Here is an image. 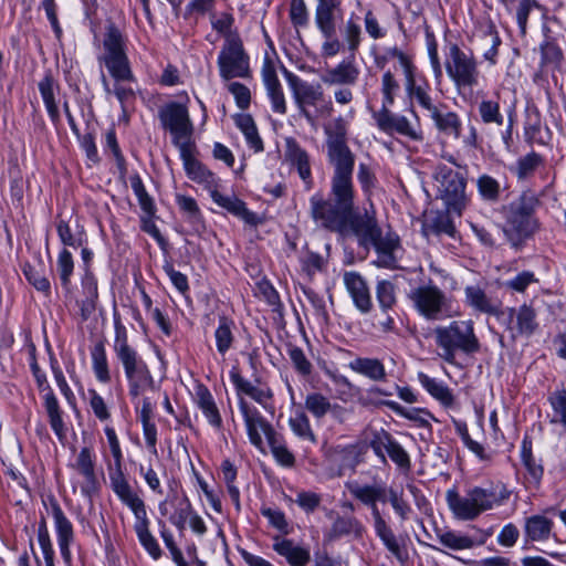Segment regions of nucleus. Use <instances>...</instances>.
<instances>
[{
  "label": "nucleus",
  "instance_id": "nucleus-6",
  "mask_svg": "<svg viewBox=\"0 0 566 566\" xmlns=\"http://www.w3.org/2000/svg\"><path fill=\"white\" fill-rule=\"evenodd\" d=\"M510 495L511 491L503 483H491L485 488L474 486L468 490L465 496H461L455 489H450L446 493V500L455 518L473 521L483 512L504 504Z\"/></svg>",
  "mask_w": 566,
  "mask_h": 566
},
{
  "label": "nucleus",
  "instance_id": "nucleus-53",
  "mask_svg": "<svg viewBox=\"0 0 566 566\" xmlns=\"http://www.w3.org/2000/svg\"><path fill=\"white\" fill-rule=\"evenodd\" d=\"M22 271L28 282L34 289L44 294H50L51 283L40 268L32 265L30 263H24Z\"/></svg>",
  "mask_w": 566,
  "mask_h": 566
},
{
  "label": "nucleus",
  "instance_id": "nucleus-39",
  "mask_svg": "<svg viewBox=\"0 0 566 566\" xmlns=\"http://www.w3.org/2000/svg\"><path fill=\"white\" fill-rule=\"evenodd\" d=\"M57 84L55 83L51 72H48L44 77L39 82V91L44 102L48 114L54 125L60 123V112L55 102V90Z\"/></svg>",
  "mask_w": 566,
  "mask_h": 566
},
{
  "label": "nucleus",
  "instance_id": "nucleus-47",
  "mask_svg": "<svg viewBox=\"0 0 566 566\" xmlns=\"http://www.w3.org/2000/svg\"><path fill=\"white\" fill-rule=\"evenodd\" d=\"M476 188L482 200L490 203L497 202L503 191L500 181L486 174L478 177Z\"/></svg>",
  "mask_w": 566,
  "mask_h": 566
},
{
  "label": "nucleus",
  "instance_id": "nucleus-15",
  "mask_svg": "<svg viewBox=\"0 0 566 566\" xmlns=\"http://www.w3.org/2000/svg\"><path fill=\"white\" fill-rule=\"evenodd\" d=\"M220 76L224 81L251 77L250 57L239 35H230L218 55Z\"/></svg>",
  "mask_w": 566,
  "mask_h": 566
},
{
  "label": "nucleus",
  "instance_id": "nucleus-16",
  "mask_svg": "<svg viewBox=\"0 0 566 566\" xmlns=\"http://www.w3.org/2000/svg\"><path fill=\"white\" fill-rule=\"evenodd\" d=\"M159 119L163 127L170 132L176 147L192 143L193 127L185 105L175 102L167 104L159 111Z\"/></svg>",
  "mask_w": 566,
  "mask_h": 566
},
{
  "label": "nucleus",
  "instance_id": "nucleus-18",
  "mask_svg": "<svg viewBox=\"0 0 566 566\" xmlns=\"http://www.w3.org/2000/svg\"><path fill=\"white\" fill-rule=\"evenodd\" d=\"M369 447L382 464H387V457L401 470L411 468L408 452L386 430L374 431L369 440Z\"/></svg>",
  "mask_w": 566,
  "mask_h": 566
},
{
  "label": "nucleus",
  "instance_id": "nucleus-51",
  "mask_svg": "<svg viewBox=\"0 0 566 566\" xmlns=\"http://www.w3.org/2000/svg\"><path fill=\"white\" fill-rule=\"evenodd\" d=\"M56 271L63 289L69 290L74 271V260L67 249H62L56 260Z\"/></svg>",
  "mask_w": 566,
  "mask_h": 566
},
{
  "label": "nucleus",
  "instance_id": "nucleus-42",
  "mask_svg": "<svg viewBox=\"0 0 566 566\" xmlns=\"http://www.w3.org/2000/svg\"><path fill=\"white\" fill-rule=\"evenodd\" d=\"M418 380L422 387L444 407H451L454 403V397L448 386L429 377L424 373L418 374Z\"/></svg>",
  "mask_w": 566,
  "mask_h": 566
},
{
  "label": "nucleus",
  "instance_id": "nucleus-57",
  "mask_svg": "<svg viewBox=\"0 0 566 566\" xmlns=\"http://www.w3.org/2000/svg\"><path fill=\"white\" fill-rule=\"evenodd\" d=\"M376 297L382 311L392 308L397 302L394 283L388 280L379 281L376 286Z\"/></svg>",
  "mask_w": 566,
  "mask_h": 566
},
{
  "label": "nucleus",
  "instance_id": "nucleus-49",
  "mask_svg": "<svg viewBox=\"0 0 566 566\" xmlns=\"http://www.w3.org/2000/svg\"><path fill=\"white\" fill-rule=\"evenodd\" d=\"M174 500L176 501L174 505L175 513L170 515L169 521L179 531H184L187 522L195 512L189 499L185 494L180 499L177 494H174Z\"/></svg>",
  "mask_w": 566,
  "mask_h": 566
},
{
  "label": "nucleus",
  "instance_id": "nucleus-1",
  "mask_svg": "<svg viewBox=\"0 0 566 566\" xmlns=\"http://www.w3.org/2000/svg\"><path fill=\"white\" fill-rule=\"evenodd\" d=\"M344 191H335L331 184L329 199L319 193L313 195L310 199L311 216L321 228L339 234L352 233L360 247L369 249L370 242L381 234L375 211L354 212L353 178L349 179V188Z\"/></svg>",
  "mask_w": 566,
  "mask_h": 566
},
{
  "label": "nucleus",
  "instance_id": "nucleus-29",
  "mask_svg": "<svg viewBox=\"0 0 566 566\" xmlns=\"http://www.w3.org/2000/svg\"><path fill=\"white\" fill-rule=\"evenodd\" d=\"M261 74L266 87L268 95L272 103L273 112L281 115L285 114L286 102L283 88L277 78L275 66L269 57H266L263 62Z\"/></svg>",
  "mask_w": 566,
  "mask_h": 566
},
{
  "label": "nucleus",
  "instance_id": "nucleus-4",
  "mask_svg": "<svg viewBox=\"0 0 566 566\" xmlns=\"http://www.w3.org/2000/svg\"><path fill=\"white\" fill-rule=\"evenodd\" d=\"M327 159L333 167L331 184L335 191L345 192L353 178L355 155L347 145L348 123L338 116L324 125Z\"/></svg>",
  "mask_w": 566,
  "mask_h": 566
},
{
  "label": "nucleus",
  "instance_id": "nucleus-20",
  "mask_svg": "<svg viewBox=\"0 0 566 566\" xmlns=\"http://www.w3.org/2000/svg\"><path fill=\"white\" fill-rule=\"evenodd\" d=\"M43 504L48 512L51 513L54 520V526L57 536V543L61 551V555L66 564L72 560L70 545L74 539V531L71 521L64 514L57 500L50 495L46 500H43Z\"/></svg>",
  "mask_w": 566,
  "mask_h": 566
},
{
  "label": "nucleus",
  "instance_id": "nucleus-9",
  "mask_svg": "<svg viewBox=\"0 0 566 566\" xmlns=\"http://www.w3.org/2000/svg\"><path fill=\"white\" fill-rule=\"evenodd\" d=\"M537 203L538 200L532 193L524 192L503 208V231L513 247H520L537 231L538 221L534 216Z\"/></svg>",
  "mask_w": 566,
  "mask_h": 566
},
{
  "label": "nucleus",
  "instance_id": "nucleus-24",
  "mask_svg": "<svg viewBox=\"0 0 566 566\" xmlns=\"http://www.w3.org/2000/svg\"><path fill=\"white\" fill-rule=\"evenodd\" d=\"M284 161L296 169L306 188L311 189L313 186L311 157L293 137L285 138Z\"/></svg>",
  "mask_w": 566,
  "mask_h": 566
},
{
  "label": "nucleus",
  "instance_id": "nucleus-10",
  "mask_svg": "<svg viewBox=\"0 0 566 566\" xmlns=\"http://www.w3.org/2000/svg\"><path fill=\"white\" fill-rule=\"evenodd\" d=\"M285 77L293 93L300 114L313 124L316 117L329 116L333 104L326 99L321 84L302 81L297 75L285 70Z\"/></svg>",
  "mask_w": 566,
  "mask_h": 566
},
{
  "label": "nucleus",
  "instance_id": "nucleus-36",
  "mask_svg": "<svg viewBox=\"0 0 566 566\" xmlns=\"http://www.w3.org/2000/svg\"><path fill=\"white\" fill-rule=\"evenodd\" d=\"M455 227L448 212L430 211L428 214H426L424 221L422 223V233L426 237L431 234H448L453 237Z\"/></svg>",
  "mask_w": 566,
  "mask_h": 566
},
{
  "label": "nucleus",
  "instance_id": "nucleus-46",
  "mask_svg": "<svg viewBox=\"0 0 566 566\" xmlns=\"http://www.w3.org/2000/svg\"><path fill=\"white\" fill-rule=\"evenodd\" d=\"M547 400L552 408L549 422L552 424H560L566 431V389L553 391Z\"/></svg>",
  "mask_w": 566,
  "mask_h": 566
},
{
  "label": "nucleus",
  "instance_id": "nucleus-14",
  "mask_svg": "<svg viewBox=\"0 0 566 566\" xmlns=\"http://www.w3.org/2000/svg\"><path fill=\"white\" fill-rule=\"evenodd\" d=\"M409 298L416 311L427 319L439 321L451 317L446 293L431 281L429 284L412 289Z\"/></svg>",
  "mask_w": 566,
  "mask_h": 566
},
{
  "label": "nucleus",
  "instance_id": "nucleus-13",
  "mask_svg": "<svg viewBox=\"0 0 566 566\" xmlns=\"http://www.w3.org/2000/svg\"><path fill=\"white\" fill-rule=\"evenodd\" d=\"M433 178L448 211L461 214L468 203L467 177L444 164H439L434 169Z\"/></svg>",
  "mask_w": 566,
  "mask_h": 566
},
{
  "label": "nucleus",
  "instance_id": "nucleus-19",
  "mask_svg": "<svg viewBox=\"0 0 566 566\" xmlns=\"http://www.w3.org/2000/svg\"><path fill=\"white\" fill-rule=\"evenodd\" d=\"M239 409L243 417L249 441L256 449L263 450L264 442L262 433L269 440L276 433L273 426L261 415V412L243 397L239 399Z\"/></svg>",
  "mask_w": 566,
  "mask_h": 566
},
{
  "label": "nucleus",
  "instance_id": "nucleus-38",
  "mask_svg": "<svg viewBox=\"0 0 566 566\" xmlns=\"http://www.w3.org/2000/svg\"><path fill=\"white\" fill-rule=\"evenodd\" d=\"M154 407L149 398H144L142 400V407L138 411V419L143 426V433L145 437V441L147 448L151 451V453L157 454V428L155 422L153 421L154 417Z\"/></svg>",
  "mask_w": 566,
  "mask_h": 566
},
{
  "label": "nucleus",
  "instance_id": "nucleus-17",
  "mask_svg": "<svg viewBox=\"0 0 566 566\" xmlns=\"http://www.w3.org/2000/svg\"><path fill=\"white\" fill-rule=\"evenodd\" d=\"M389 107L381 106L379 111L373 112L371 116L377 127L388 135L398 134L413 142H422L423 133L419 119L412 124L406 116L392 113ZM412 113L416 114L415 111Z\"/></svg>",
  "mask_w": 566,
  "mask_h": 566
},
{
  "label": "nucleus",
  "instance_id": "nucleus-64",
  "mask_svg": "<svg viewBox=\"0 0 566 566\" xmlns=\"http://www.w3.org/2000/svg\"><path fill=\"white\" fill-rule=\"evenodd\" d=\"M542 158L538 154L532 151L521 157L516 163V175L520 179H524L532 175L541 164Z\"/></svg>",
  "mask_w": 566,
  "mask_h": 566
},
{
  "label": "nucleus",
  "instance_id": "nucleus-37",
  "mask_svg": "<svg viewBox=\"0 0 566 566\" xmlns=\"http://www.w3.org/2000/svg\"><path fill=\"white\" fill-rule=\"evenodd\" d=\"M340 4H317L315 9V23L324 38L336 35V22Z\"/></svg>",
  "mask_w": 566,
  "mask_h": 566
},
{
  "label": "nucleus",
  "instance_id": "nucleus-12",
  "mask_svg": "<svg viewBox=\"0 0 566 566\" xmlns=\"http://www.w3.org/2000/svg\"><path fill=\"white\" fill-rule=\"evenodd\" d=\"M418 94L410 98V102L419 105L426 111L433 122L436 129L448 137L458 139L461 136L462 122L455 112L448 109L444 103H434L430 92V85L422 91L418 90Z\"/></svg>",
  "mask_w": 566,
  "mask_h": 566
},
{
  "label": "nucleus",
  "instance_id": "nucleus-63",
  "mask_svg": "<svg viewBox=\"0 0 566 566\" xmlns=\"http://www.w3.org/2000/svg\"><path fill=\"white\" fill-rule=\"evenodd\" d=\"M87 396L94 416L102 422L109 420L111 412L104 398L95 389H88Z\"/></svg>",
  "mask_w": 566,
  "mask_h": 566
},
{
  "label": "nucleus",
  "instance_id": "nucleus-62",
  "mask_svg": "<svg viewBox=\"0 0 566 566\" xmlns=\"http://www.w3.org/2000/svg\"><path fill=\"white\" fill-rule=\"evenodd\" d=\"M399 90L400 85L395 75L390 71L385 72L381 78L382 106H391Z\"/></svg>",
  "mask_w": 566,
  "mask_h": 566
},
{
  "label": "nucleus",
  "instance_id": "nucleus-35",
  "mask_svg": "<svg viewBox=\"0 0 566 566\" xmlns=\"http://www.w3.org/2000/svg\"><path fill=\"white\" fill-rule=\"evenodd\" d=\"M350 370L373 380L385 381L387 373L382 361L378 358L356 357L348 363Z\"/></svg>",
  "mask_w": 566,
  "mask_h": 566
},
{
  "label": "nucleus",
  "instance_id": "nucleus-59",
  "mask_svg": "<svg viewBox=\"0 0 566 566\" xmlns=\"http://www.w3.org/2000/svg\"><path fill=\"white\" fill-rule=\"evenodd\" d=\"M38 541L43 553L45 566H54V549L52 546L45 518H41L39 523Z\"/></svg>",
  "mask_w": 566,
  "mask_h": 566
},
{
  "label": "nucleus",
  "instance_id": "nucleus-61",
  "mask_svg": "<svg viewBox=\"0 0 566 566\" xmlns=\"http://www.w3.org/2000/svg\"><path fill=\"white\" fill-rule=\"evenodd\" d=\"M289 15L296 30L308 25V10L304 0H291Z\"/></svg>",
  "mask_w": 566,
  "mask_h": 566
},
{
  "label": "nucleus",
  "instance_id": "nucleus-48",
  "mask_svg": "<svg viewBox=\"0 0 566 566\" xmlns=\"http://www.w3.org/2000/svg\"><path fill=\"white\" fill-rule=\"evenodd\" d=\"M238 128L244 134L245 139L251 148L255 151L263 150V143L259 136L258 128L251 115L241 114L235 117Z\"/></svg>",
  "mask_w": 566,
  "mask_h": 566
},
{
  "label": "nucleus",
  "instance_id": "nucleus-43",
  "mask_svg": "<svg viewBox=\"0 0 566 566\" xmlns=\"http://www.w3.org/2000/svg\"><path fill=\"white\" fill-rule=\"evenodd\" d=\"M398 61L405 73V87L409 99L418 94V90L422 91L428 88L429 83L426 80H422L421 82L417 81L415 76V65L407 54H400Z\"/></svg>",
  "mask_w": 566,
  "mask_h": 566
},
{
  "label": "nucleus",
  "instance_id": "nucleus-5",
  "mask_svg": "<svg viewBox=\"0 0 566 566\" xmlns=\"http://www.w3.org/2000/svg\"><path fill=\"white\" fill-rule=\"evenodd\" d=\"M347 490L353 497L370 509L376 535L400 564H406L409 559L406 544L396 536L391 527L381 516L377 506V502L385 503L387 501L386 486L381 484H359L353 482L347 484Z\"/></svg>",
  "mask_w": 566,
  "mask_h": 566
},
{
  "label": "nucleus",
  "instance_id": "nucleus-22",
  "mask_svg": "<svg viewBox=\"0 0 566 566\" xmlns=\"http://www.w3.org/2000/svg\"><path fill=\"white\" fill-rule=\"evenodd\" d=\"M72 469L83 478L80 484L81 492L86 497H92L98 492L99 483L95 472V459L91 448H82Z\"/></svg>",
  "mask_w": 566,
  "mask_h": 566
},
{
  "label": "nucleus",
  "instance_id": "nucleus-23",
  "mask_svg": "<svg viewBox=\"0 0 566 566\" xmlns=\"http://www.w3.org/2000/svg\"><path fill=\"white\" fill-rule=\"evenodd\" d=\"M538 326L537 310L532 302L525 303L517 308H509L507 328L512 332L513 337H528L537 331Z\"/></svg>",
  "mask_w": 566,
  "mask_h": 566
},
{
  "label": "nucleus",
  "instance_id": "nucleus-27",
  "mask_svg": "<svg viewBox=\"0 0 566 566\" xmlns=\"http://www.w3.org/2000/svg\"><path fill=\"white\" fill-rule=\"evenodd\" d=\"M365 534L366 527L356 516L336 514L329 530L325 534V538L329 542H335L343 537L360 541Z\"/></svg>",
  "mask_w": 566,
  "mask_h": 566
},
{
  "label": "nucleus",
  "instance_id": "nucleus-26",
  "mask_svg": "<svg viewBox=\"0 0 566 566\" xmlns=\"http://www.w3.org/2000/svg\"><path fill=\"white\" fill-rule=\"evenodd\" d=\"M343 281L356 308L363 314L369 313L373 301L366 280L358 272L347 271L343 275Z\"/></svg>",
  "mask_w": 566,
  "mask_h": 566
},
{
  "label": "nucleus",
  "instance_id": "nucleus-52",
  "mask_svg": "<svg viewBox=\"0 0 566 566\" xmlns=\"http://www.w3.org/2000/svg\"><path fill=\"white\" fill-rule=\"evenodd\" d=\"M479 115L481 120L491 125L502 126L504 124V116L500 111L499 101L495 99H483L479 104Z\"/></svg>",
  "mask_w": 566,
  "mask_h": 566
},
{
  "label": "nucleus",
  "instance_id": "nucleus-34",
  "mask_svg": "<svg viewBox=\"0 0 566 566\" xmlns=\"http://www.w3.org/2000/svg\"><path fill=\"white\" fill-rule=\"evenodd\" d=\"M554 522L545 515L535 514L525 518L524 536L526 542H546L553 532Z\"/></svg>",
  "mask_w": 566,
  "mask_h": 566
},
{
  "label": "nucleus",
  "instance_id": "nucleus-3",
  "mask_svg": "<svg viewBox=\"0 0 566 566\" xmlns=\"http://www.w3.org/2000/svg\"><path fill=\"white\" fill-rule=\"evenodd\" d=\"M102 46L103 54L98 56V61L116 81L113 92L124 107L125 103L135 98V92L123 83L135 81V76L126 54V39L114 22L106 24Z\"/></svg>",
  "mask_w": 566,
  "mask_h": 566
},
{
  "label": "nucleus",
  "instance_id": "nucleus-7",
  "mask_svg": "<svg viewBox=\"0 0 566 566\" xmlns=\"http://www.w3.org/2000/svg\"><path fill=\"white\" fill-rule=\"evenodd\" d=\"M114 354L123 366L125 377L128 381L129 395L132 397H138L146 389L154 388V378L145 360L129 344L127 329L117 317L114 318Z\"/></svg>",
  "mask_w": 566,
  "mask_h": 566
},
{
  "label": "nucleus",
  "instance_id": "nucleus-25",
  "mask_svg": "<svg viewBox=\"0 0 566 566\" xmlns=\"http://www.w3.org/2000/svg\"><path fill=\"white\" fill-rule=\"evenodd\" d=\"M464 302L474 312L500 316L503 314L502 301L489 295L480 285H468L464 289Z\"/></svg>",
  "mask_w": 566,
  "mask_h": 566
},
{
  "label": "nucleus",
  "instance_id": "nucleus-60",
  "mask_svg": "<svg viewBox=\"0 0 566 566\" xmlns=\"http://www.w3.org/2000/svg\"><path fill=\"white\" fill-rule=\"evenodd\" d=\"M342 34L347 44L348 51L354 56L360 45V36H361L360 25L354 19H349L346 22V24L342 31Z\"/></svg>",
  "mask_w": 566,
  "mask_h": 566
},
{
  "label": "nucleus",
  "instance_id": "nucleus-44",
  "mask_svg": "<svg viewBox=\"0 0 566 566\" xmlns=\"http://www.w3.org/2000/svg\"><path fill=\"white\" fill-rule=\"evenodd\" d=\"M234 323L226 316L219 317V324L214 332L216 346L219 354L224 355L233 345Z\"/></svg>",
  "mask_w": 566,
  "mask_h": 566
},
{
  "label": "nucleus",
  "instance_id": "nucleus-40",
  "mask_svg": "<svg viewBox=\"0 0 566 566\" xmlns=\"http://www.w3.org/2000/svg\"><path fill=\"white\" fill-rule=\"evenodd\" d=\"M45 391L46 392L44 395V407L48 412L49 422L57 438L60 440H63L66 436V430L62 418V411L59 406V401L51 388Z\"/></svg>",
  "mask_w": 566,
  "mask_h": 566
},
{
  "label": "nucleus",
  "instance_id": "nucleus-50",
  "mask_svg": "<svg viewBox=\"0 0 566 566\" xmlns=\"http://www.w3.org/2000/svg\"><path fill=\"white\" fill-rule=\"evenodd\" d=\"M268 443L273 457L281 465L291 468L295 464V457L287 449L282 434L276 432L268 440Z\"/></svg>",
  "mask_w": 566,
  "mask_h": 566
},
{
  "label": "nucleus",
  "instance_id": "nucleus-55",
  "mask_svg": "<svg viewBox=\"0 0 566 566\" xmlns=\"http://www.w3.org/2000/svg\"><path fill=\"white\" fill-rule=\"evenodd\" d=\"M289 424L292 431L301 439L316 443L317 439L311 428L310 420L304 412H298L290 418Z\"/></svg>",
  "mask_w": 566,
  "mask_h": 566
},
{
  "label": "nucleus",
  "instance_id": "nucleus-31",
  "mask_svg": "<svg viewBox=\"0 0 566 566\" xmlns=\"http://www.w3.org/2000/svg\"><path fill=\"white\" fill-rule=\"evenodd\" d=\"M210 196L219 207L226 209L228 212L243 219L247 223L256 224L258 217L251 212L245 203L235 196H226L218 191V182L208 189Z\"/></svg>",
  "mask_w": 566,
  "mask_h": 566
},
{
  "label": "nucleus",
  "instance_id": "nucleus-2",
  "mask_svg": "<svg viewBox=\"0 0 566 566\" xmlns=\"http://www.w3.org/2000/svg\"><path fill=\"white\" fill-rule=\"evenodd\" d=\"M104 431L116 467V470L109 473L111 488L122 503L128 506L133 512L136 520L134 531L138 541L146 552L157 560L161 557L163 551L157 539L149 531L150 522L147 515L146 504L133 490L122 471L123 454L115 430L111 427H106Z\"/></svg>",
  "mask_w": 566,
  "mask_h": 566
},
{
  "label": "nucleus",
  "instance_id": "nucleus-21",
  "mask_svg": "<svg viewBox=\"0 0 566 566\" xmlns=\"http://www.w3.org/2000/svg\"><path fill=\"white\" fill-rule=\"evenodd\" d=\"M177 148L179 149L180 158L188 178L197 184L203 185L207 189L211 188L217 179L214 174L197 159L195 143L182 144V146Z\"/></svg>",
  "mask_w": 566,
  "mask_h": 566
},
{
  "label": "nucleus",
  "instance_id": "nucleus-11",
  "mask_svg": "<svg viewBox=\"0 0 566 566\" xmlns=\"http://www.w3.org/2000/svg\"><path fill=\"white\" fill-rule=\"evenodd\" d=\"M446 70L457 91H472L479 84V63L472 52H465L458 44H451L446 61Z\"/></svg>",
  "mask_w": 566,
  "mask_h": 566
},
{
  "label": "nucleus",
  "instance_id": "nucleus-32",
  "mask_svg": "<svg viewBox=\"0 0 566 566\" xmlns=\"http://www.w3.org/2000/svg\"><path fill=\"white\" fill-rule=\"evenodd\" d=\"M273 549L284 557L291 566H306L311 560V552L307 547L282 536L273 537Z\"/></svg>",
  "mask_w": 566,
  "mask_h": 566
},
{
  "label": "nucleus",
  "instance_id": "nucleus-56",
  "mask_svg": "<svg viewBox=\"0 0 566 566\" xmlns=\"http://www.w3.org/2000/svg\"><path fill=\"white\" fill-rule=\"evenodd\" d=\"M130 186L135 193V196L138 199V203L144 211V213H156V207L154 203L153 198L148 195V192L145 189V186L143 184L142 178L138 175H134L130 177Z\"/></svg>",
  "mask_w": 566,
  "mask_h": 566
},
{
  "label": "nucleus",
  "instance_id": "nucleus-41",
  "mask_svg": "<svg viewBox=\"0 0 566 566\" xmlns=\"http://www.w3.org/2000/svg\"><path fill=\"white\" fill-rule=\"evenodd\" d=\"M197 405L201 409L209 423L216 428L222 426V419L214 399L207 387L200 386L196 391Z\"/></svg>",
  "mask_w": 566,
  "mask_h": 566
},
{
  "label": "nucleus",
  "instance_id": "nucleus-58",
  "mask_svg": "<svg viewBox=\"0 0 566 566\" xmlns=\"http://www.w3.org/2000/svg\"><path fill=\"white\" fill-rule=\"evenodd\" d=\"M438 538L443 546L454 551L468 549L474 544L470 536L451 531L439 534Z\"/></svg>",
  "mask_w": 566,
  "mask_h": 566
},
{
  "label": "nucleus",
  "instance_id": "nucleus-8",
  "mask_svg": "<svg viewBox=\"0 0 566 566\" xmlns=\"http://www.w3.org/2000/svg\"><path fill=\"white\" fill-rule=\"evenodd\" d=\"M433 336L441 350L440 357L449 364L455 361L457 353L473 355L481 348L471 319L452 321L446 326H438L433 329Z\"/></svg>",
  "mask_w": 566,
  "mask_h": 566
},
{
  "label": "nucleus",
  "instance_id": "nucleus-54",
  "mask_svg": "<svg viewBox=\"0 0 566 566\" xmlns=\"http://www.w3.org/2000/svg\"><path fill=\"white\" fill-rule=\"evenodd\" d=\"M304 406L317 419L325 417L332 409L328 398L318 392L308 394Z\"/></svg>",
  "mask_w": 566,
  "mask_h": 566
},
{
  "label": "nucleus",
  "instance_id": "nucleus-30",
  "mask_svg": "<svg viewBox=\"0 0 566 566\" xmlns=\"http://www.w3.org/2000/svg\"><path fill=\"white\" fill-rule=\"evenodd\" d=\"M230 378L238 391L239 398L241 394L247 395L264 408L273 398L271 388L262 385L260 380H255V384H252L234 370L230 373Z\"/></svg>",
  "mask_w": 566,
  "mask_h": 566
},
{
  "label": "nucleus",
  "instance_id": "nucleus-45",
  "mask_svg": "<svg viewBox=\"0 0 566 566\" xmlns=\"http://www.w3.org/2000/svg\"><path fill=\"white\" fill-rule=\"evenodd\" d=\"M92 366L98 381L107 384L111 381L105 345L102 340L97 342L91 352Z\"/></svg>",
  "mask_w": 566,
  "mask_h": 566
},
{
  "label": "nucleus",
  "instance_id": "nucleus-28",
  "mask_svg": "<svg viewBox=\"0 0 566 566\" xmlns=\"http://www.w3.org/2000/svg\"><path fill=\"white\" fill-rule=\"evenodd\" d=\"M370 247H374L377 252V260L374 263L378 268L391 270L399 268L397 252L401 245L397 234L389 232L382 237L381 233L374 242H370Z\"/></svg>",
  "mask_w": 566,
  "mask_h": 566
},
{
  "label": "nucleus",
  "instance_id": "nucleus-33",
  "mask_svg": "<svg viewBox=\"0 0 566 566\" xmlns=\"http://www.w3.org/2000/svg\"><path fill=\"white\" fill-rule=\"evenodd\" d=\"M359 76L358 67L350 61H343L328 69L322 76L326 85H355Z\"/></svg>",
  "mask_w": 566,
  "mask_h": 566
}]
</instances>
